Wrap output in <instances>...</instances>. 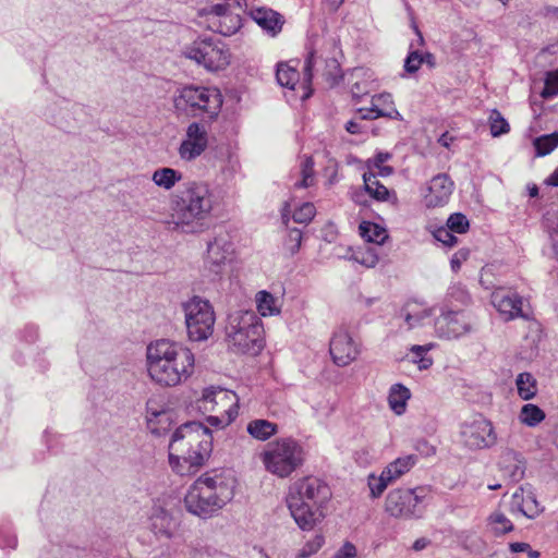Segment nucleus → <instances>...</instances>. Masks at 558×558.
<instances>
[{
	"mask_svg": "<svg viewBox=\"0 0 558 558\" xmlns=\"http://www.w3.org/2000/svg\"><path fill=\"white\" fill-rule=\"evenodd\" d=\"M211 451V430L199 422H187L171 436L169 463L177 474L193 475L205 464Z\"/></svg>",
	"mask_w": 558,
	"mask_h": 558,
	"instance_id": "obj_1",
	"label": "nucleus"
},
{
	"mask_svg": "<svg viewBox=\"0 0 558 558\" xmlns=\"http://www.w3.org/2000/svg\"><path fill=\"white\" fill-rule=\"evenodd\" d=\"M147 368L156 384L175 387L193 375L195 355L181 343L159 339L147 347Z\"/></svg>",
	"mask_w": 558,
	"mask_h": 558,
	"instance_id": "obj_2",
	"label": "nucleus"
},
{
	"mask_svg": "<svg viewBox=\"0 0 558 558\" xmlns=\"http://www.w3.org/2000/svg\"><path fill=\"white\" fill-rule=\"evenodd\" d=\"M215 195L205 182L190 181L174 195L171 222L184 233H199L208 227Z\"/></svg>",
	"mask_w": 558,
	"mask_h": 558,
	"instance_id": "obj_3",
	"label": "nucleus"
},
{
	"mask_svg": "<svg viewBox=\"0 0 558 558\" xmlns=\"http://www.w3.org/2000/svg\"><path fill=\"white\" fill-rule=\"evenodd\" d=\"M331 498L329 486L314 476L300 478L289 486L288 509L302 531H312L326 517V505Z\"/></svg>",
	"mask_w": 558,
	"mask_h": 558,
	"instance_id": "obj_4",
	"label": "nucleus"
},
{
	"mask_svg": "<svg viewBox=\"0 0 558 558\" xmlns=\"http://www.w3.org/2000/svg\"><path fill=\"white\" fill-rule=\"evenodd\" d=\"M235 483L230 470L207 471L189 488L184 497L186 510L201 518H210L232 500Z\"/></svg>",
	"mask_w": 558,
	"mask_h": 558,
	"instance_id": "obj_5",
	"label": "nucleus"
},
{
	"mask_svg": "<svg viewBox=\"0 0 558 558\" xmlns=\"http://www.w3.org/2000/svg\"><path fill=\"white\" fill-rule=\"evenodd\" d=\"M264 328L253 311H235L228 316L226 336L234 353L256 355L264 347Z\"/></svg>",
	"mask_w": 558,
	"mask_h": 558,
	"instance_id": "obj_6",
	"label": "nucleus"
},
{
	"mask_svg": "<svg viewBox=\"0 0 558 558\" xmlns=\"http://www.w3.org/2000/svg\"><path fill=\"white\" fill-rule=\"evenodd\" d=\"M174 107L181 111H191L194 116L205 114L216 119L222 107V96L217 88L189 85L179 89Z\"/></svg>",
	"mask_w": 558,
	"mask_h": 558,
	"instance_id": "obj_7",
	"label": "nucleus"
},
{
	"mask_svg": "<svg viewBox=\"0 0 558 558\" xmlns=\"http://www.w3.org/2000/svg\"><path fill=\"white\" fill-rule=\"evenodd\" d=\"M182 54L208 71H219L230 63L227 45L215 36H198L185 45Z\"/></svg>",
	"mask_w": 558,
	"mask_h": 558,
	"instance_id": "obj_8",
	"label": "nucleus"
},
{
	"mask_svg": "<svg viewBox=\"0 0 558 558\" xmlns=\"http://www.w3.org/2000/svg\"><path fill=\"white\" fill-rule=\"evenodd\" d=\"M302 448L291 438L270 444L268 450L263 454L266 470L279 477L289 476L302 464Z\"/></svg>",
	"mask_w": 558,
	"mask_h": 558,
	"instance_id": "obj_9",
	"label": "nucleus"
},
{
	"mask_svg": "<svg viewBox=\"0 0 558 558\" xmlns=\"http://www.w3.org/2000/svg\"><path fill=\"white\" fill-rule=\"evenodd\" d=\"M187 336L192 341L208 339L214 332L215 312L209 301L193 296L182 304Z\"/></svg>",
	"mask_w": 558,
	"mask_h": 558,
	"instance_id": "obj_10",
	"label": "nucleus"
},
{
	"mask_svg": "<svg viewBox=\"0 0 558 558\" xmlns=\"http://www.w3.org/2000/svg\"><path fill=\"white\" fill-rule=\"evenodd\" d=\"M426 492L425 487L392 489L386 497L385 510L393 518H420Z\"/></svg>",
	"mask_w": 558,
	"mask_h": 558,
	"instance_id": "obj_11",
	"label": "nucleus"
},
{
	"mask_svg": "<svg viewBox=\"0 0 558 558\" xmlns=\"http://www.w3.org/2000/svg\"><path fill=\"white\" fill-rule=\"evenodd\" d=\"M435 332L439 338L458 339L476 330L474 315L466 311H447L434 322Z\"/></svg>",
	"mask_w": 558,
	"mask_h": 558,
	"instance_id": "obj_12",
	"label": "nucleus"
},
{
	"mask_svg": "<svg viewBox=\"0 0 558 558\" xmlns=\"http://www.w3.org/2000/svg\"><path fill=\"white\" fill-rule=\"evenodd\" d=\"M233 252V243L228 230L223 227L215 228L213 238L207 242L206 268L214 275L221 274Z\"/></svg>",
	"mask_w": 558,
	"mask_h": 558,
	"instance_id": "obj_13",
	"label": "nucleus"
},
{
	"mask_svg": "<svg viewBox=\"0 0 558 558\" xmlns=\"http://www.w3.org/2000/svg\"><path fill=\"white\" fill-rule=\"evenodd\" d=\"M460 436L463 445L471 450L490 448L497 441L492 423L482 415L463 423Z\"/></svg>",
	"mask_w": 558,
	"mask_h": 558,
	"instance_id": "obj_14",
	"label": "nucleus"
},
{
	"mask_svg": "<svg viewBox=\"0 0 558 558\" xmlns=\"http://www.w3.org/2000/svg\"><path fill=\"white\" fill-rule=\"evenodd\" d=\"M322 71V75L325 80L333 86L342 77L340 64L336 58H322L316 56L314 51H311L305 60L303 68V87L306 89L302 99H306L312 95L311 83L313 80V71Z\"/></svg>",
	"mask_w": 558,
	"mask_h": 558,
	"instance_id": "obj_15",
	"label": "nucleus"
},
{
	"mask_svg": "<svg viewBox=\"0 0 558 558\" xmlns=\"http://www.w3.org/2000/svg\"><path fill=\"white\" fill-rule=\"evenodd\" d=\"M198 402L199 408L205 411L223 413L231 418H235L239 414V398L236 393L221 387L210 386L205 388Z\"/></svg>",
	"mask_w": 558,
	"mask_h": 558,
	"instance_id": "obj_16",
	"label": "nucleus"
},
{
	"mask_svg": "<svg viewBox=\"0 0 558 558\" xmlns=\"http://www.w3.org/2000/svg\"><path fill=\"white\" fill-rule=\"evenodd\" d=\"M490 302L505 322L517 318L529 319L530 317V314L524 308L525 300L510 289H496L492 293Z\"/></svg>",
	"mask_w": 558,
	"mask_h": 558,
	"instance_id": "obj_17",
	"label": "nucleus"
},
{
	"mask_svg": "<svg viewBox=\"0 0 558 558\" xmlns=\"http://www.w3.org/2000/svg\"><path fill=\"white\" fill-rule=\"evenodd\" d=\"M207 146V128L199 122H192L186 128L185 137L181 142L178 153L182 160L192 161L199 157Z\"/></svg>",
	"mask_w": 558,
	"mask_h": 558,
	"instance_id": "obj_18",
	"label": "nucleus"
},
{
	"mask_svg": "<svg viewBox=\"0 0 558 558\" xmlns=\"http://www.w3.org/2000/svg\"><path fill=\"white\" fill-rule=\"evenodd\" d=\"M329 352L332 361L338 366H347L356 360L360 354L359 345L345 329H338L333 332Z\"/></svg>",
	"mask_w": 558,
	"mask_h": 558,
	"instance_id": "obj_19",
	"label": "nucleus"
},
{
	"mask_svg": "<svg viewBox=\"0 0 558 558\" xmlns=\"http://www.w3.org/2000/svg\"><path fill=\"white\" fill-rule=\"evenodd\" d=\"M147 529L158 539H170L175 533L177 522L168 510L159 505H154L148 515Z\"/></svg>",
	"mask_w": 558,
	"mask_h": 558,
	"instance_id": "obj_20",
	"label": "nucleus"
},
{
	"mask_svg": "<svg viewBox=\"0 0 558 558\" xmlns=\"http://www.w3.org/2000/svg\"><path fill=\"white\" fill-rule=\"evenodd\" d=\"M453 182L446 173L435 175L424 194V202L427 207H440L449 202L453 191Z\"/></svg>",
	"mask_w": 558,
	"mask_h": 558,
	"instance_id": "obj_21",
	"label": "nucleus"
},
{
	"mask_svg": "<svg viewBox=\"0 0 558 558\" xmlns=\"http://www.w3.org/2000/svg\"><path fill=\"white\" fill-rule=\"evenodd\" d=\"M510 511L512 513H520L529 519H534L543 511V508L538 504L536 496L532 490L519 487L512 494Z\"/></svg>",
	"mask_w": 558,
	"mask_h": 558,
	"instance_id": "obj_22",
	"label": "nucleus"
},
{
	"mask_svg": "<svg viewBox=\"0 0 558 558\" xmlns=\"http://www.w3.org/2000/svg\"><path fill=\"white\" fill-rule=\"evenodd\" d=\"M433 314L430 307L416 301H408L398 312L397 318L402 319L407 330H412L425 325V320Z\"/></svg>",
	"mask_w": 558,
	"mask_h": 558,
	"instance_id": "obj_23",
	"label": "nucleus"
},
{
	"mask_svg": "<svg viewBox=\"0 0 558 558\" xmlns=\"http://www.w3.org/2000/svg\"><path fill=\"white\" fill-rule=\"evenodd\" d=\"M499 464L504 474L512 482H519L523 478L525 463L519 452L512 449H506L501 454Z\"/></svg>",
	"mask_w": 558,
	"mask_h": 558,
	"instance_id": "obj_24",
	"label": "nucleus"
},
{
	"mask_svg": "<svg viewBox=\"0 0 558 558\" xmlns=\"http://www.w3.org/2000/svg\"><path fill=\"white\" fill-rule=\"evenodd\" d=\"M253 20L268 34L276 36L282 28V15L271 9L257 8L252 11Z\"/></svg>",
	"mask_w": 558,
	"mask_h": 558,
	"instance_id": "obj_25",
	"label": "nucleus"
},
{
	"mask_svg": "<svg viewBox=\"0 0 558 558\" xmlns=\"http://www.w3.org/2000/svg\"><path fill=\"white\" fill-rule=\"evenodd\" d=\"M363 182L366 193L378 202H390L396 204L398 198L395 192H390L385 185H383L377 174L372 171H365L363 173Z\"/></svg>",
	"mask_w": 558,
	"mask_h": 558,
	"instance_id": "obj_26",
	"label": "nucleus"
},
{
	"mask_svg": "<svg viewBox=\"0 0 558 558\" xmlns=\"http://www.w3.org/2000/svg\"><path fill=\"white\" fill-rule=\"evenodd\" d=\"M390 101V94H379L372 97V106L369 108H360L357 110L360 118L362 120H374L379 117H388L392 118V114H399L398 111L395 108L386 109V108H378L379 101Z\"/></svg>",
	"mask_w": 558,
	"mask_h": 558,
	"instance_id": "obj_27",
	"label": "nucleus"
},
{
	"mask_svg": "<svg viewBox=\"0 0 558 558\" xmlns=\"http://www.w3.org/2000/svg\"><path fill=\"white\" fill-rule=\"evenodd\" d=\"M416 463V457L409 454L401 457L389 463L381 472L390 483H393L402 475L408 473Z\"/></svg>",
	"mask_w": 558,
	"mask_h": 558,
	"instance_id": "obj_28",
	"label": "nucleus"
},
{
	"mask_svg": "<svg viewBox=\"0 0 558 558\" xmlns=\"http://www.w3.org/2000/svg\"><path fill=\"white\" fill-rule=\"evenodd\" d=\"M410 398V389L402 384H393L389 389L388 403L397 415L405 412L407 402Z\"/></svg>",
	"mask_w": 558,
	"mask_h": 558,
	"instance_id": "obj_29",
	"label": "nucleus"
},
{
	"mask_svg": "<svg viewBox=\"0 0 558 558\" xmlns=\"http://www.w3.org/2000/svg\"><path fill=\"white\" fill-rule=\"evenodd\" d=\"M241 22V16L238 13L229 12L217 21H211L208 27L223 36H231L240 29Z\"/></svg>",
	"mask_w": 558,
	"mask_h": 558,
	"instance_id": "obj_30",
	"label": "nucleus"
},
{
	"mask_svg": "<svg viewBox=\"0 0 558 558\" xmlns=\"http://www.w3.org/2000/svg\"><path fill=\"white\" fill-rule=\"evenodd\" d=\"M183 175L180 171L163 167L158 168L153 172L151 181L158 186L166 191L171 190L178 182L182 180Z\"/></svg>",
	"mask_w": 558,
	"mask_h": 558,
	"instance_id": "obj_31",
	"label": "nucleus"
},
{
	"mask_svg": "<svg viewBox=\"0 0 558 558\" xmlns=\"http://www.w3.org/2000/svg\"><path fill=\"white\" fill-rule=\"evenodd\" d=\"M360 234L366 242L375 243L378 245L383 244L388 238V233L385 228L369 221H363L360 225Z\"/></svg>",
	"mask_w": 558,
	"mask_h": 558,
	"instance_id": "obj_32",
	"label": "nucleus"
},
{
	"mask_svg": "<svg viewBox=\"0 0 558 558\" xmlns=\"http://www.w3.org/2000/svg\"><path fill=\"white\" fill-rule=\"evenodd\" d=\"M247 433L255 439L267 440L277 433V425L267 420H253L247 425Z\"/></svg>",
	"mask_w": 558,
	"mask_h": 558,
	"instance_id": "obj_33",
	"label": "nucleus"
},
{
	"mask_svg": "<svg viewBox=\"0 0 558 558\" xmlns=\"http://www.w3.org/2000/svg\"><path fill=\"white\" fill-rule=\"evenodd\" d=\"M487 527L495 536H501L511 532L512 522L500 511H494L487 518Z\"/></svg>",
	"mask_w": 558,
	"mask_h": 558,
	"instance_id": "obj_34",
	"label": "nucleus"
},
{
	"mask_svg": "<svg viewBox=\"0 0 558 558\" xmlns=\"http://www.w3.org/2000/svg\"><path fill=\"white\" fill-rule=\"evenodd\" d=\"M256 302L262 316H272L280 313L279 300L265 290L257 293Z\"/></svg>",
	"mask_w": 558,
	"mask_h": 558,
	"instance_id": "obj_35",
	"label": "nucleus"
},
{
	"mask_svg": "<svg viewBox=\"0 0 558 558\" xmlns=\"http://www.w3.org/2000/svg\"><path fill=\"white\" fill-rule=\"evenodd\" d=\"M519 396L523 400L532 399L536 392V380L530 373H520L515 379Z\"/></svg>",
	"mask_w": 558,
	"mask_h": 558,
	"instance_id": "obj_36",
	"label": "nucleus"
},
{
	"mask_svg": "<svg viewBox=\"0 0 558 558\" xmlns=\"http://www.w3.org/2000/svg\"><path fill=\"white\" fill-rule=\"evenodd\" d=\"M519 418L524 425L534 427L545 418V413L539 407L527 403L522 407Z\"/></svg>",
	"mask_w": 558,
	"mask_h": 558,
	"instance_id": "obj_37",
	"label": "nucleus"
},
{
	"mask_svg": "<svg viewBox=\"0 0 558 558\" xmlns=\"http://www.w3.org/2000/svg\"><path fill=\"white\" fill-rule=\"evenodd\" d=\"M276 77L280 86L294 89L300 74L294 68L280 63L277 68Z\"/></svg>",
	"mask_w": 558,
	"mask_h": 558,
	"instance_id": "obj_38",
	"label": "nucleus"
},
{
	"mask_svg": "<svg viewBox=\"0 0 558 558\" xmlns=\"http://www.w3.org/2000/svg\"><path fill=\"white\" fill-rule=\"evenodd\" d=\"M432 348L433 344H414L410 348V352L413 354L412 363L416 364L420 371L428 369L433 365V359L427 355Z\"/></svg>",
	"mask_w": 558,
	"mask_h": 558,
	"instance_id": "obj_39",
	"label": "nucleus"
},
{
	"mask_svg": "<svg viewBox=\"0 0 558 558\" xmlns=\"http://www.w3.org/2000/svg\"><path fill=\"white\" fill-rule=\"evenodd\" d=\"M558 146V133L546 134L534 141V147L538 156L550 154Z\"/></svg>",
	"mask_w": 558,
	"mask_h": 558,
	"instance_id": "obj_40",
	"label": "nucleus"
},
{
	"mask_svg": "<svg viewBox=\"0 0 558 558\" xmlns=\"http://www.w3.org/2000/svg\"><path fill=\"white\" fill-rule=\"evenodd\" d=\"M241 1L242 0H225V2L216 3L210 7L204 8L202 12L211 16L210 22L217 21L218 19L231 12L232 4L241 7Z\"/></svg>",
	"mask_w": 558,
	"mask_h": 558,
	"instance_id": "obj_41",
	"label": "nucleus"
},
{
	"mask_svg": "<svg viewBox=\"0 0 558 558\" xmlns=\"http://www.w3.org/2000/svg\"><path fill=\"white\" fill-rule=\"evenodd\" d=\"M490 134L494 137L507 134L510 131L509 123L498 110H493L489 116Z\"/></svg>",
	"mask_w": 558,
	"mask_h": 558,
	"instance_id": "obj_42",
	"label": "nucleus"
},
{
	"mask_svg": "<svg viewBox=\"0 0 558 558\" xmlns=\"http://www.w3.org/2000/svg\"><path fill=\"white\" fill-rule=\"evenodd\" d=\"M302 230L298 228L288 229L286 239L283 241V247L291 255H294L299 252L302 244Z\"/></svg>",
	"mask_w": 558,
	"mask_h": 558,
	"instance_id": "obj_43",
	"label": "nucleus"
},
{
	"mask_svg": "<svg viewBox=\"0 0 558 558\" xmlns=\"http://www.w3.org/2000/svg\"><path fill=\"white\" fill-rule=\"evenodd\" d=\"M558 95V69L546 73L544 88L541 96L545 99Z\"/></svg>",
	"mask_w": 558,
	"mask_h": 558,
	"instance_id": "obj_44",
	"label": "nucleus"
},
{
	"mask_svg": "<svg viewBox=\"0 0 558 558\" xmlns=\"http://www.w3.org/2000/svg\"><path fill=\"white\" fill-rule=\"evenodd\" d=\"M315 213V206L312 203H304L294 210L292 219L296 223L307 225L314 218Z\"/></svg>",
	"mask_w": 558,
	"mask_h": 558,
	"instance_id": "obj_45",
	"label": "nucleus"
},
{
	"mask_svg": "<svg viewBox=\"0 0 558 558\" xmlns=\"http://www.w3.org/2000/svg\"><path fill=\"white\" fill-rule=\"evenodd\" d=\"M390 481L387 480L385 474L381 472L378 477L375 475H369L368 477V487L371 490V496L373 498H378L385 492V489L390 485Z\"/></svg>",
	"mask_w": 558,
	"mask_h": 558,
	"instance_id": "obj_46",
	"label": "nucleus"
},
{
	"mask_svg": "<svg viewBox=\"0 0 558 558\" xmlns=\"http://www.w3.org/2000/svg\"><path fill=\"white\" fill-rule=\"evenodd\" d=\"M325 537L322 534L315 535L311 541H307L300 549L298 558H308L316 554L324 545Z\"/></svg>",
	"mask_w": 558,
	"mask_h": 558,
	"instance_id": "obj_47",
	"label": "nucleus"
},
{
	"mask_svg": "<svg viewBox=\"0 0 558 558\" xmlns=\"http://www.w3.org/2000/svg\"><path fill=\"white\" fill-rule=\"evenodd\" d=\"M544 223L550 238L558 236V204H554L544 215Z\"/></svg>",
	"mask_w": 558,
	"mask_h": 558,
	"instance_id": "obj_48",
	"label": "nucleus"
},
{
	"mask_svg": "<svg viewBox=\"0 0 558 558\" xmlns=\"http://www.w3.org/2000/svg\"><path fill=\"white\" fill-rule=\"evenodd\" d=\"M447 227L457 233H465L469 229V220L465 215L461 213H454L449 216L447 220Z\"/></svg>",
	"mask_w": 558,
	"mask_h": 558,
	"instance_id": "obj_49",
	"label": "nucleus"
},
{
	"mask_svg": "<svg viewBox=\"0 0 558 558\" xmlns=\"http://www.w3.org/2000/svg\"><path fill=\"white\" fill-rule=\"evenodd\" d=\"M313 166L314 162L312 158L306 157L305 160L302 162V180L294 184L295 187L303 189L311 185L314 173Z\"/></svg>",
	"mask_w": 558,
	"mask_h": 558,
	"instance_id": "obj_50",
	"label": "nucleus"
},
{
	"mask_svg": "<svg viewBox=\"0 0 558 558\" xmlns=\"http://www.w3.org/2000/svg\"><path fill=\"white\" fill-rule=\"evenodd\" d=\"M434 238L442 243L447 247H452L457 244L458 239L452 234V231L448 227H440L433 233Z\"/></svg>",
	"mask_w": 558,
	"mask_h": 558,
	"instance_id": "obj_51",
	"label": "nucleus"
},
{
	"mask_svg": "<svg viewBox=\"0 0 558 558\" xmlns=\"http://www.w3.org/2000/svg\"><path fill=\"white\" fill-rule=\"evenodd\" d=\"M422 63H424L423 54L418 51H411L404 60V70L407 73L413 74L418 71Z\"/></svg>",
	"mask_w": 558,
	"mask_h": 558,
	"instance_id": "obj_52",
	"label": "nucleus"
},
{
	"mask_svg": "<svg viewBox=\"0 0 558 558\" xmlns=\"http://www.w3.org/2000/svg\"><path fill=\"white\" fill-rule=\"evenodd\" d=\"M352 258L366 267H375L378 263V256L372 250L354 254Z\"/></svg>",
	"mask_w": 558,
	"mask_h": 558,
	"instance_id": "obj_53",
	"label": "nucleus"
},
{
	"mask_svg": "<svg viewBox=\"0 0 558 558\" xmlns=\"http://www.w3.org/2000/svg\"><path fill=\"white\" fill-rule=\"evenodd\" d=\"M470 256L469 248H460L458 250L450 259V266L453 272H458L461 268L463 262H465Z\"/></svg>",
	"mask_w": 558,
	"mask_h": 558,
	"instance_id": "obj_54",
	"label": "nucleus"
},
{
	"mask_svg": "<svg viewBox=\"0 0 558 558\" xmlns=\"http://www.w3.org/2000/svg\"><path fill=\"white\" fill-rule=\"evenodd\" d=\"M391 157L392 156L390 153H386V151L377 153L372 159H368L366 161L367 171L374 172L375 168L385 166L384 163L386 161H388L389 159H391Z\"/></svg>",
	"mask_w": 558,
	"mask_h": 558,
	"instance_id": "obj_55",
	"label": "nucleus"
},
{
	"mask_svg": "<svg viewBox=\"0 0 558 558\" xmlns=\"http://www.w3.org/2000/svg\"><path fill=\"white\" fill-rule=\"evenodd\" d=\"M371 90V83H368L367 81H357L353 83L351 87L352 96L356 99H360L365 95H368Z\"/></svg>",
	"mask_w": 558,
	"mask_h": 558,
	"instance_id": "obj_56",
	"label": "nucleus"
},
{
	"mask_svg": "<svg viewBox=\"0 0 558 558\" xmlns=\"http://www.w3.org/2000/svg\"><path fill=\"white\" fill-rule=\"evenodd\" d=\"M234 418L229 417V415L219 413V415H210L207 417V422L215 427H225L229 425Z\"/></svg>",
	"mask_w": 558,
	"mask_h": 558,
	"instance_id": "obj_57",
	"label": "nucleus"
},
{
	"mask_svg": "<svg viewBox=\"0 0 558 558\" xmlns=\"http://www.w3.org/2000/svg\"><path fill=\"white\" fill-rule=\"evenodd\" d=\"M17 545L16 536L13 534H9L4 530H0V547L2 548H15Z\"/></svg>",
	"mask_w": 558,
	"mask_h": 558,
	"instance_id": "obj_58",
	"label": "nucleus"
},
{
	"mask_svg": "<svg viewBox=\"0 0 558 558\" xmlns=\"http://www.w3.org/2000/svg\"><path fill=\"white\" fill-rule=\"evenodd\" d=\"M355 556H356V548H355V546L352 543L347 542L336 553L335 558H354Z\"/></svg>",
	"mask_w": 558,
	"mask_h": 558,
	"instance_id": "obj_59",
	"label": "nucleus"
},
{
	"mask_svg": "<svg viewBox=\"0 0 558 558\" xmlns=\"http://www.w3.org/2000/svg\"><path fill=\"white\" fill-rule=\"evenodd\" d=\"M161 416H168V413L166 411L153 410L150 404H147V421L149 424H153L156 418Z\"/></svg>",
	"mask_w": 558,
	"mask_h": 558,
	"instance_id": "obj_60",
	"label": "nucleus"
},
{
	"mask_svg": "<svg viewBox=\"0 0 558 558\" xmlns=\"http://www.w3.org/2000/svg\"><path fill=\"white\" fill-rule=\"evenodd\" d=\"M345 130L351 134H360L362 132V126L354 120H350L345 123Z\"/></svg>",
	"mask_w": 558,
	"mask_h": 558,
	"instance_id": "obj_61",
	"label": "nucleus"
},
{
	"mask_svg": "<svg viewBox=\"0 0 558 558\" xmlns=\"http://www.w3.org/2000/svg\"><path fill=\"white\" fill-rule=\"evenodd\" d=\"M374 173L377 174V178L378 177H384V178L389 177L390 174L393 173V168L390 166L377 167V168H375Z\"/></svg>",
	"mask_w": 558,
	"mask_h": 558,
	"instance_id": "obj_62",
	"label": "nucleus"
},
{
	"mask_svg": "<svg viewBox=\"0 0 558 558\" xmlns=\"http://www.w3.org/2000/svg\"><path fill=\"white\" fill-rule=\"evenodd\" d=\"M509 547L512 553H523V551L530 550V545L527 543L515 542V543H511L509 545Z\"/></svg>",
	"mask_w": 558,
	"mask_h": 558,
	"instance_id": "obj_63",
	"label": "nucleus"
},
{
	"mask_svg": "<svg viewBox=\"0 0 558 558\" xmlns=\"http://www.w3.org/2000/svg\"><path fill=\"white\" fill-rule=\"evenodd\" d=\"M429 544V541L425 537H421V538H417L413 545H412V548L415 550V551H420V550H423L427 547V545Z\"/></svg>",
	"mask_w": 558,
	"mask_h": 558,
	"instance_id": "obj_64",
	"label": "nucleus"
}]
</instances>
